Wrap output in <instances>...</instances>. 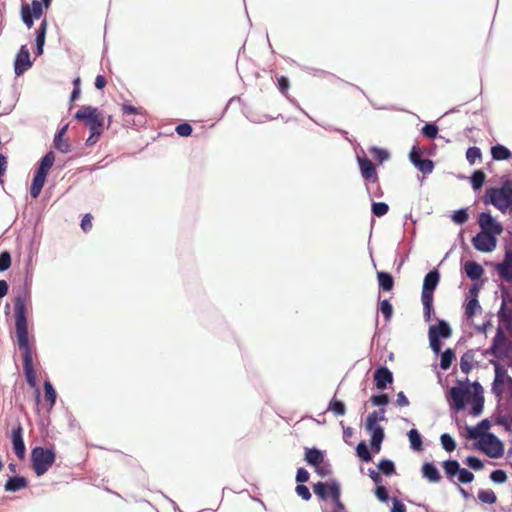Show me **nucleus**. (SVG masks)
Listing matches in <instances>:
<instances>
[{
  "label": "nucleus",
  "mask_w": 512,
  "mask_h": 512,
  "mask_svg": "<svg viewBox=\"0 0 512 512\" xmlns=\"http://www.w3.org/2000/svg\"><path fill=\"white\" fill-rule=\"evenodd\" d=\"M121 111L123 115H142L143 114V108L142 107H136L131 104L124 103L121 106Z\"/></svg>",
  "instance_id": "obj_47"
},
{
  "label": "nucleus",
  "mask_w": 512,
  "mask_h": 512,
  "mask_svg": "<svg viewBox=\"0 0 512 512\" xmlns=\"http://www.w3.org/2000/svg\"><path fill=\"white\" fill-rule=\"evenodd\" d=\"M44 398L47 402L48 410H51L56 403L57 393L50 381L44 382Z\"/></svg>",
  "instance_id": "obj_26"
},
{
  "label": "nucleus",
  "mask_w": 512,
  "mask_h": 512,
  "mask_svg": "<svg viewBox=\"0 0 512 512\" xmlns=\"http://www.w3.org/2000/svg\"><path fill=\"white\" fill-rule=\"evenodd\" d=\"M54 147L61 153H69L71 151V144L64 137L54 138Z\"/></svg>",
  "instance_id": "obj_43"
},
{
  "label": "nucleus",
  "mask_w": 512,
  "mask_h": 512,
  "mask_svg": "<svg viewBox=\"0 0 512 512\" xmlns=\"http://www.w3.org/2000/svg\"><path fill=\"white\" fill-rule=\"evenodd\" d=\"M480 311H481V306L479 304L478 299H476L474 297L468 298V300H467V302L465 304V315L468 318H472L473 316H475Z\"/></svg>",
  "instance_id": "obj_31"
},
{
  "label": "nucleus",
  "mask_w": 512,
  "mask_h": 512,
  "mask_svg": "<svg viewBox=\"0 0 512 512\" xmlns=\"http://www.w3.org/2000/svg\"><path fill=\"white\" fill-rule=\"evenodd\" d=\"M333 485H339L336 481L331 482H318L314 484L313 490L314 493L321 498L322 500H326L328 497L331 498V487Z\"/></svg>",
  "instance_id": "obj_21"
},
{
  "label": "nucleus",
  "mask_w": 512,
  "mask_h": 512,
  "mask_svg": "<svg viewBox=\"0 0 512 512\" xmlns=\"http://www.w3.org/2000/svg\"><path fill=\"white\" fill-rule=\"evenodd\" d=\"M379 470L386 476H390L395 473V465L391 460L382 459L378 463Z\"/></svg>",
  "instance_id": "obj_39"
},
{
  "label": "nucleus",
  "mask_w": 512,
  "mask_h": 512,
  "mask_svg": "<svg viewBox=\"0 0 512 512\" xmlns=\"http://www.w3.org/2000/svg\"><path fill=\"white\" fill-rule=\"evenodd\" d=\"M340 486L339 485H333L331 487V500L333 501L335 507L337 508L338 512H344L345 506L343 502L340 499Z\"/></svg>",
  "instance_id": "obj_34"
},
{
  "label": "nucleus",
  "mask_w": 512,
  "mask_h": 512,
  "mask_svg": "<svg viewBox=\"0 0 512 512\" xmlns=\"http://www.w3.org/2000/svg\"><path fill=\"white\" fill-rule=\"evenodd\" d=\"M32 16L35 19L41 18L43 15V4L39 0H33L30 5Z\"/></svg>",
  "instance_id": "obj_51"
},
{
  "label": "nucleus",
  "mask_w": 512,
  "mask_h": 512,
  "mask_svg": "<svg viewBox=\"0 0 512 512\" xmlns=\"http://www.w3.org/2000/svg\"><path fill=\"white\" fill-rule=\"evenodd\" d=\"M480 230L489 234L500 236L503 226L489 212H482L478 217Z\"/></svg>",
  "instance_id": "obj_12"
},
{
  "label": "nucleus",
  "mask_w": 512,
  "mask_h": 512,
  "mask_svg": "<svg viewBox=\"0 0 512 512\" xmlns=\"http://www.w3.org/2000/svg\"><path fill=\"white\" fill-rule=\"evenodd\" d=\"M465 463L474 470H480L483 468L482 461L474 456H469L466 458Z\"/></svg>",
  "instance_id": "obj_57"
},
{
  "label": "nucleus",
  "mask_w": 512,
  "mask_h": 512,
  "mask_svg": "<svg viewBox=\"0 0 512 512\" xmlns=\"http://www.w3.org/2000/svg\"><path fill=\"white\" fill-rule=\"evenodd\" d=\"M375 495L382 502H386L388 500V498H389L387 489L384 486H381V485H378L376 487Z\"/></svg>",
  "instance_id": "obj_62"
},
{
  "label": "nucleus",
  "mask_w": 512,
  "mask_h": 512,
  "mask_svg": "<svg viewBox=\"0 0 512 512\" xmlns=\"http://www.w3.org/2000/svg\"><path fill=\"white\" fill-rule=\"evenodd\" d=\"M494 366V380L491 391L497 398H505L512 401V377L507 369L496 361H491Z\"/></svg>",
  "instance_id": "obj_4"
},
{
  "label": "nucleus",
  "mask_w": 512,
  "mask_h": 512,
  "mask_svg": "<svg viewBox=\"0 0 512 512\" xmlns=\"http://www.w3.org/2000/svg\"><path fill=\"white\" fill-rule=\"evenodd\" d=\"M28 486V481L25 477L15 476L10 477L5 483V491L7 492H16L21 489H24Z\"/></svg>",
  "instance_id": "obj_19"
},
{
  "label": "nucleus",
  "mask_w": 512,
  "mask_h": 512,
  "mask_svg": "<svg viewBox=\"0 0 512 512\" xmlns=\"http://www.w3.org/2000/svg\"><path fill=\"white\" fill-rule=\"evenodd\" d=\"M385 410L383 408L378 411H373L367 416L365 428L381 427L378 422L385 420Z\"/></svg>",
  "instance_id": "obj_27"
},
{
  "label": "nucleus",
  "mask_w": 512,
  "mask_h": 512,
  "mask_svg": "<svg viewBox=\"0 0 512 512\" xmlns=\"http://www.w3.org/2000/svg\"><path fill=\"white\" fill-rule=\"evenodd\" d=\"M423 476L431 482H437L440 479L437 468L430 463H425L422 467Z\"/></svg>",
  "instance_id": "obj_33"
},
{
  "label": "nucleus",
  "mask_w": 512,
  "mask_h": 512,
  "mask_svg": "<svg viewBox=\"0 0 512 512\" xmlns=\"http://www.w3.org/2000/svg\"><path fill=\"white\" fill-rule=\"evenodd\" d=\"M278 88L283 94H287L289 89V80L286 77L281 76L278 79Z\"/></svg>",
  "instance_id": "obj_64"
},
{
  "label": "nucleus",
  "mask_w": 512,
  "mask_h": 512,
  "mask_svg": "<svg viewBox=\"0 0 512 512\" xmlns=\"http://www.w3.org/2000/svg\"><path fill=\"white\" fill-rule=\"evenodd\" d=\"M380 311L384 315L386 321L391 319L393 314V307L388 300H382L380 302Z\"/></svg>",
  "instance_id": "obj_49"
},
{
  "label": "nucleus",
  "mask_w": 512,
  "mask_h": 512,
  "mask_svg": "<svg viewBox=\"0 0 512 512\" xmlns=\"http://www.w3.org/2000/svg\"><path fill=\"white\" fill-rule=\"evenodd\" d=\"M31 65L32 63L30 61L29 50L25 46H22L15 59V74L18 76L22 75L26 70H28L31 67Z\"/></svg>",
  "instance_id": "obj_14"
},
{
  "label": "nucleus",
  "mask_w": 512,
  "mask_h": 512,
  "mask_svg": "<svg viewBox=\"0 0 512 512\" xmlns=\"http://www.w3.org/2000/svg\"><path fill=\"white\" fill-rule=\"evenodd\" d=\"M21 17L25 25L30 29L33 26V19H35L32 16L30 5L23 4L21 7Z\"/></svg>",
  "instance_id": "obj_40"
},
{
  "label": "nucleus",
  "mask_w": 512,
  "mask_h": 512,
  "mask_svg": "<svg viewBox=\"0 0 512 512\" xmlns=\"http://www.w3.org/2000/svg\"><path fill=\"white\" fill-rule=\"evenodd\" d=\"M485 204H492L497 209L505 212L512 204L511 190L506 186L502 188H489L486 191Z\"/></svg>",
  "instance_id": "obj_7"
},
{
  "label": "nucleus",
  "mask_w": 512,
  "mask_h": 512,
  "mask_svg": "<svg viewBox=\"0 0 512 512\" xmlns=\"http://www.w3.org/2000/svg\"><path fill=\"white\" fill-rule=\"evenodd\" d=\"M452 220L457 224H463L468 220V211L467 209H460L454 212L452 215Z\"/></svg>",
  "instance_id": "obj_53"
},
{
  "label": "nucleus",
  "mask_w": 512,
  "mask_h": 512,
  "mask_svg": "<svg viewBox=\"0 0 512 512\" xmlns=\"http://www.w3.org/2000/svg\"><path fill=\"white\" fill-rule=\"evenodd\" d=\"M490 428V422L487 419L482 420L476 426L467 427V434L470 439L478 440L483 439L484 436L488 435L487 430Z\"/></svg>",
  "instance_id": "obj_18"
},
{
  "label": "nucleus",
  "mask_w": 512,
  "mask_h": 512,
  "mask_svg": "<svg viewBox=\"0 0 512 512\" xmlns=\"http://www.w3.org/2000/svg\"><path fill=\"white\" fill-rule=\"evenodd\" d=\"M480 450L491 458H498L503 454L502 443L493 434H488L478 442Z\"/></svg>",
  "instance_id": "obj_10"
},
{
  "label": "nucleus",
  "mask_w": 512,
  "mask_h": 512,
  "mask_svg": "<svg viewBox=\"0 0 512 512\" xmlns=\"http://www.w3.org/2000/svg\"><path fill=\"white\" fill-rule=\"evenodd\" d=\"M15 318H16V336L19 349L23 354V370L28 385L34 389L35 399L37 405L40 401V390L37 386V375L34 370L32 350L28 339V326L26 319V304L25 300L17 297L14 303Z\"/></svg>",
  "instance_id": "obj_1"
},
{
  "label": "nucleus",
  "mask_w": 512,
  "mask_h": 512,
  "mask_svg": "<svg viewBox=\"0 0 512 512\" xmlns=\"http://www.w3.org/2000/svg\"><path fill=\"white\" fill-rule=\"evenodd\" d=\"M55 161V155L52 151L46 153L40 160L39 167L37 168L36 172L46 175L48 174L49 170L53 166Z\"/></svg>",
  "instance_id": "obj_24"
},
{
  "label": "nucleus",
  "mask_w": 512,
  "mask_h": 512,
  "mask_svg": "<svg viewBox=\"0 0 512 512\" xmlns=\"http://www.w3.org/2000/svg\"><path fill=\"white\" fill-rule=\"evenodd\" d=\"M492 158L495 160H507L511 157V152L503 145H496L491 148Z\"/></svg>",
  "instance_id": "obj_30"
},
{
  "label": "nucleus",
  "mask_w": 512,
  "mask_h": 512,
  "mask_svg": "<svg viewBox=\"0 0 512 512\" xmlns=\"http://www.w3.org/2000/svg\"><path fill=\"white\" fill-rule=\"evenodd\" d=\"M498 318L500 323L506 328H512V309L506 307L505 301H502L500 310L498 312Z\"/></svg>",
  "instance_id": "obj_25"
},
{
  "label": "nucleus",
  "mask_w": 512,
  "mask_h": 512,
  "mask_svg": "<svg viewBox=\"0 0 512 512\" xmlns=\"http://www.w3.org/2000/svg\"><path fill=\"white\" fill-rule=\"evenodd\" d=\"M490 479L498 484L504 483L507 480V475L503 470H494L490 474Z\"/></svg>",
  "instance_id": "obj_56"
},
{
  "label": "nucleus",
  "mask_w": 512,
  "mask_h": 512,
  "mask_svg": "<svg viewBox=\"0 0 512 512\" xmlns=\"http://www.w3.org/2000/svg\"><path fill=\"white\" fill-rule=\"evenodd\" d=\"M377 278L379 282V286L383 291H391L394 286V280L391 274L387 272H378Z\"/></svg>",
  "instance_id": "obj_28"
},
{
  "label": "nucleus",
  "mask_w": 512,
  "mask_h": 512,
  "mask_svg": "<svg viewBox=\"0 0 512 512\" xmlns=\"http://www.w3.org/2000/svg\"><path fill=\"white\" fill-rule=\"evenodd\" d=\"M485 174L481 170L475 171L471 176V184L474 190H479L484 181H485Z\"/></svg>",
  "instance_id": "obj_41"
},
{
  "label": "nucleus",
  "mask_w": 512,
  "mask_h": 512,
  "mask_svg": "<svg viewBox=\"0 0 512 512\" xmlns=\"http://www.w3.org/2000/svg\"><path fill=\"white\" fill-rule=\"evenodd\" d=\"M309 473L306 469L304 468H299L297 470V473H296V481L298 483H304V482H307L309 480Z\"/></svg>",
  "instance_id": "obj_63"
},
{
  "label": "nucleus",
  "mask_w": 512,
  "mask_h": 512,
  "mask_svg": "<svg viewBox=\"0 0 512 512\" xmlns=\"http://www.w3.org/2000/svg\"><path fill=\"white\" fill-rule=\"evenodd\" d=\"M11 266V255L9 252L4 251L0 253V272H4Z\"/></svg>",
  "instance_id": "obj_52"
},
{
  "label": "nucleus",
  "mask_w": 512,
  "mask_h": 512,
  "mask_svg": "<svg viewBox=\"0 0 512 512\" xmlns=\"http://www.w3.org/2000/svg\"><path fill=\"white\" fill-rule=\"evenodd\" d=\"M409 158L410 161L415 166L417 162H419L422 159V151L418 147L414 146L410 151Z\"/></svg>",
  "instance_id": "obj_61"
},
{
  "label": "nucleus",
  "mask_w": 512,
  "mask_h": 512,
  "mask_svg": "<svg viewBox=\"0 0 512 512\" xmlns=\"http://www.w3.org/2000/svg\"><path fill=\"white\" fill-rule=\"evenodd\" d=\"M474 364V352L473 351H467L464 353V355L461 357L460 361V368L463 373L468 374Z\"/></svg>",
  "instance_id": "obj_32"
},
{
  "label": "nucleus",
  "mask_w": 512,
  "mask_h": 512,
  "mask_svg": "<svg viewBox=\"0 0 512 512\" xmlns=\"http://www.w3.org/2000/svg\"><path fill=\"white\" fill-rule=\"evenodd\" d=\"M428 336L432 351L438 355L441 351V339L448 338V323L438 320V324L429 327Z\"/></svg>",
  "instance_id": "obj_8"
},
{
  "label": "nucleus",
  "mask_w": 512,
  "mask_h": 512,
  "mask_svg": "<svg viewBox=\"0 0 512 512\" xmlns=\"http://www.w3.org/2000/svg\"><path fill=\"white\" fill-rule=\"evenodd\" d=\"M437 132H438V128L435 124H426L423 128H422V133L424 136H426L427 138L429 139H433L436 137L437 135Z\"/></svg>",
  "instance_id": "obj_55"
},
{
  "label": "nucleus",
  "mask_w": 512,
  "mask_h": 512,
  "mask_svg": "<svg viewBox=\"0 0 512 512\" xmlns=\"http://www.w3.org/2000/svg\"><path fill=\"white\" fill-rule=\"evenodd\" d=\"M55 453L52 449L35 447L31 452L32 468L37 476L44 475L55 462Z\"/></svg>",
  "instance_id": "obj_6"
},
{
  "label": "nucleus",
  "mask_w": 512,
  "mask_h": 512,
  "mask_svg": "<svg viewBox=\"0 0 512 512\" xmlns=\"http://www.w3.org/2000/svg\"><path fill=\"white\" fill-rule=\"evenodd\" d=\"M296 493L298 496H300L303 500H310L311 499V493L308 489V487H306L305 485L303 484H299L296 486Z\"/></svg>",
  "instance_id": "obj_59"
},
{
  "label": "nucleus",
  "mask_w": 512,
  "mask_h": 512,
  "mask_svg": "<svg viewBox=\"0 0 512 512\" xmlns=\"http://www.w3.org/2000/svg\"><path fill=\"white\" fill-rule=\"evenodd\" d=\"M75 119L84 121L90 129L91 134L87 138V145L91 146L97 143L104 130V114L96 107L82 106L75 114Z\"/></svg>",
  "instance_id": "obj_3"
},
{
  "label": "nucleus",
  "mask_w": 512,
  "mask_h": 512,
  "mask_svg": "<svg viewBox=\"0 0 512 512\" xmlns=\"http://www.w3.org/2000/svg\"><path fill=\"white\" fill-rule=\"evenodd\" d=\"M366 430L371 433L370 444L382 443V441L384 439L383 427L366 428Z\"/></svg>",
  "instance_id": "obj_38"
},
{
  "label": "nucleus",
  "mask_w": 512,
  "mask_h": 512,
  "mask_svg": "<svg viewBox=\"0 0 512 512\" xmlns=\"http://www.w3.org/2000/svg\"><path fill=\"white\" fill-rule=\"evenodd\" d=\"M498 236L480 230L471 240L473 247L482 253L493 252L497 247Z\"/></svg>",
  "instance_id": "obj_9"
},
{
  "label": "nucleus",
  "mask_w": 512,
  "mask_h": 512,
  "mask_svg": "<svg viewBox=\"0 0 512 512\" xmlns=\"http://www.w3.org/2000/svg\"><path fill=\"white\" fill-rule=\"evenodd\" d=\"M358 166L360 169L361 176L365 181L376 183L378 182V174L375 165L372 161L366 157H357Z\"/></svg>",
  "instance_id": "obj_13"
},
{
  "label": "nucleus",
  "mask_w": 512,
  "mask_h": 512,
  "mask_svg": "<svg viewBox=\"0 0 512 512\" xmlns=\"http://www.w3.org/2000/svg\"><path fill=\"white\" fill-rule=\"evenodd\" d=\"M46 30H47V20L43 19L40 24V27L37 31V35H36V45H37L38 54H42V52H43Z\"/></svg>",
  "instance_id": "obj_29"
},
{
  "label": "nucleus",
  "mask_w": 512,
  "mask_h": 512,
  "mask_svg": "<svg viewBox=\"0 0 512 512\" xmlns=\"http://www.w3.org/2000/svg\"><path fill=\"white\" fill-rule=\"evenodd\" d=\"M493 268L502 281L512 284V249H506L503 259Z\"/></svg>",
  "instance_id": "obj_11"
},
{
  "label": "nucleus",
  "mask_w": 512,
  "mask_h": 512,
  "mask_svg": "<svg viewBox=\"0 0 512 512\" xmlns=\"http://www.w3.org/2000/svg\"><path fill=\"white\" fill-rule=\"evenodd\" d=\"M466 159L471 165H474L481 160V150L478 147H470L466 152Z\"/></svg>",
  "instance_id": "obj_45"
},
{
  "label": "nucleus",
  "mask_w": 512,
  "mask_h": 512,
  "mask_svg": "<svg viewBox=\"0 0 512 512\" xmlns=\"http://www.w3.org/2000/svg\"><path fill=\"white\" fill-rule=\"evenodd\" d=\"M329 410H331L335 415L338 416H343L346 412L344 403L337 399L331 400L329 404Z\"/></svg>",
  "instance_id": "obj_44"
},
{
  "label": "nucleus",
  "mask_w": 512,
  "mask_h": 512,
  "mask_svg": "<svg viewBox=\"0 0 512 512\" xmlns=\"http://www.w3.org/2000/svg\"><path fill=\"white\" fill-rule=\"evenodd\" d=\"M506 341V338H505V335L503 334V332L499 329L497 331V334L494 338V343L491 347V350L494 354H497L498 352H500V347H501V344L502 343H505Z\"/></svg>",
  "instance_id": "obj_48"
},
{
  "label": "nucleus",
  "mask_w": 512,
  "mask_h": 512,
  "mask_svg": "<svg viewBox=\"0 0 512 512\" xmlns=\"http://www.w3.org/2000/svg\"><path fill=\"white\" fill-rule=\"evenodd\" d=\"M478 499L486 504H494L497 500L496 495L492 490H480L478 492Z\"/></svg>",
  "instance_id": "obj_42"
},
{
  "label": "nucleus",
  "mask_w": 512,
  "mask_h": 512,
  "mask_svg": "<svg viewBox=\"0 0 512 512\" xmlns=\"http://www.w3.org/2000/svg\"><path fill=\"white\" fill-rule=\"evenodd\" d=\"M439 273L437 270L430 271L424 278L421 301L423 304L424 318L426 321L431 320L433 312V291L439 282Z\"/></svg>",
  "instance_id": "obj_5"
},
{
  "label": "nucleus",
  "mask_w": 512,
  "mask_h": 512,
  "mask_svg": "<svg viewBox=\"0 0 512 512\" xmlns=\"http://www.w3.org/2000/svg\"><path fill=\"white\" fill-rule=\"evenodd\" d=\"M46 175L35 172L34 178L30 187V195L36 199L40 195L42 188L46 181Z\"/></svg>",
  "instance_id": "obj_22"
},
{
  "label": "nucleus",
  "mask_w": 512,
  "mask_h": 512,
  "mask_svg": "<svg viewBox=\"0 0 512 512\" xmlns=\"http://www.w3.org/2000/svg\"><path fill=\"white\" fill-rule=\"evenodd\" d=\"M370 154L373 156V158L380 164H382L384 161H386L389 158V153L387 150L378 148V147H371L369 149Z\"/></svg>",
  "instance_id": "obj_36"
},
{
  "label": "nucleus",
  "mask_w": 512,
  "mask_h": 512,
  "mask_svg": "<svg viewBox=\"0 0 512 512\" xmlns=\"http://www.w3.org/2000/svg\"><path fill=\"white\" fill-rule=\"evenodd\" d=\"M422 173L428 174L431 173L433 170V162L429 159H421L417 164L415 165Z\"/></svg>",
  "instance_id": "obj_50"
},
{
  "label": "nucleus",
  "mask_w": 512,
  "mask_h": 512,
  "mask_svg": "<svg viewBox=\"0 0 512 512\" xmlns=\"http://www.w3.org/2000/svg\"><path fill=\"white\" fill-rule=\"evenodd\" d=\"M389 207L384 202H375L372 204V213L377 217H382L387 214Z\"/></svg>",
  "instance_id": "obj_46"
},
{
  "label": "nucleus",
  "mask_w": 512,
  "mask_h": 512,
  "mask_svg": "<svg viewBox=\"0 0 512 512\" xmlns=\"http://www.w3.org/2000/svg\"><path fill=\"white\" fill-rule=\"evenodd\" d=\"M177 134L181 137H188L191 135L193 129L189 123H182L176 126L175 128Z\"/></svg>",
  "instance_id": "obj_54"
},
{
  "label": "nucleus",
  "mask_w": 512,
  "mask_h": 512,
  "mask_svg": "<svg viewBox=\"0 0 512 512\" xmlns=\"http://www.w3.org/2000/svg\"><path fill=\"white\" fill-rule=\"evenodd\" d=\"M370 400L375 406H384L389 402L388 395L386 394L373 395Z\"/></svg>",
  "instance_id": "obj_58"
},
{
  "label": "nucleus",
  "mask_w": 512,
  "mask_h": 512,
  "mask_svg": "<svg viewBox=\"0 0 512 512\" xmlns=\"http://www.w3.org/2000/svg\"><path fill=\"white\" fill-rule=\"evenodd\" d=\"M393 374L387 367H379L374 372V382L377 389L384 390L393 383Z\"/></svg>",
  "instance_id": "obj_16"
},
{
  "label": "nucleus",
  "mask_w": 512,
  "mask_h": 512,
  "mask_svg": "<svg viewBox=\"0 0 512 512\" xmlns=\"http://www.w3.org/2000/svg\"><path fill=\"white\" fill-rule=\"evenodd\" d=\"M450 399L457 412L464 411L473 417L483 412L484 391L477 381L459 380L456 386L450 388Z\"/></svg>",
  "instance_id": "obj_2"
},
{
  "label": "nucleus",
  "mask_w": 512,
  "mask_h": 512,
  "mask_svg": "<svg viewBox=\"0 0 512 512\" xmlns=\"http://www.w3.org/2000/svg\"><path fill=\"white\" fill-rule=\"evenodd\" d=\"M457 476L461 483H470L474 479V475L467 469L461 468L456 460H450V478Z\"/></svg>",
  "instance_id": "obj_17"
},
{
  "label": "nucleus",
  "mask_w": 512,
  "mask_h": 512,
  "mask_svg": "<svg viewBox=\"0 0 512 512\" xmlns=\"http://www.w3.org/2000/svg\"><path fill=\"white\" fill-rule=\"evenodd\" d=\"M408 438H409V441H410V444H411V447L416 450V451H420L422 450V439H421V435L419 434V432L416 430V429H411L409 432H408Z\"/></svg>",
  "instance_id": "obj_35"
},
{
  "label": "nucleus",
  "mask_w": 512,
  "mask_h": 512,
  "mask_svg": "<svg viewBox=\"0 0 512 512\" xmlns=\"http://www.w3.org/2000/svg\"><path fill=\"white\" fill-rule=\"evenodd\" d=\"M305 461L312 466H318L323 464L324 455L323 453L316 448H309L305 451Z\"/></svg>",
  "instance_id": "obj_23"
},
{
  "label": "nucleus",
  "mask_w": 512,
  "mask_h": 512,
  "mask_svg": "<svg viewBox=\"0 0 512 512\" xmlns=\"http://www.w3.org/2000/svg\"><path fill=\"white\" fill-rule=\"evenodd\" d=\"M22 433H23L22 426L20 424H18V426L12 430V435H11L13 450L19 459H23L25 457V453H26V448H25Z\"/></svg>",
  "instance_id": "obj_15"
},
{
  "label": "nucleus",
  "mask_w": 512,
  "mask_h": 512,
  "mask_svg": "<svg viewBox=\"0 0 512 512\" xmlns=\"http://www.w3.org/2000/svg\"><path fill=\"white\" fill-rule=\"evenodd\" d=\"M464 270L471 280H479L484 274L483 267L475 261H467L464 265Z\"/></svg>",
  "instance_id": "obj_20"
},
{
  "label": "nucleus",
  "mask_w": 512,
  "mask_h": 512,
  "mask_svg": "<svg viewBox=\"0 0 512 512\" xmlns=\"http://www.w3.org/2000/svg\"><path fill=\"white\" fill-rule=\"evenodd\" d=\"M356 453L358 457L364 462H370L372 456L368 450V447L364 441H361L356 447Z\"/></svg>",
  "instance_id": "obj_37"
},
{
  "label": "nucleus",
  "mask_w": 512,
  "mask_h": 512,
  "mask_svg": "<svg viewBox=\"0 0 512 512\" xmlns=\"http://www.w3.org/2000/svg\"><path fill=\"white\" fill-rule=\"evenodd\" d=\"M92 215L87 213L83 216L82 220H81V229L84 231V232H88L91 230L92 228Z\"/></svg>",
  "instance_id": "obj_60"
}]
</instances>
